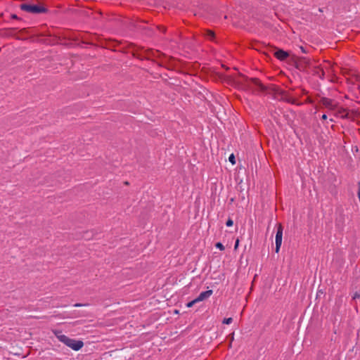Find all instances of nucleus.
<instances>
[{
  "mask_svg": "<svg viewBox=\"0 0 360 360\" xmlns=\"http://www.w3.org/2000/svg\"><path fill=\"white\" fill-rule=\"evenodd\" d=\"M54 334L59 341L75 351L79 350L84 346V342L82 340H76L70 338L69 337L62 334L60 331L56 330L54 332Z\"/></svg>",
  "mask_w": 360,
  "mask_h": 360,
  "instance_id": "obj_1",
  "label": "nucleus"
},
{
  "mask_svg": "<svg viewBox=\"0 0 360 360\" xmlns=\"http://www.w3.org/2000/svg\"><path fill=\"white\" fill-rule=\"evenodd\" d=\"M20 8L21 10L30 13H44L48 11L47 8L39 6V5H32V4H22L20 6Z\"/></svg>",
  "mask_w": 360,
  "mask_h": 360,
  "instance_id": "obj_2",
  "label": "nucleus"
},
{
  "mask_svg": "<svg viewBox=\"0 0 360 360\" xmlns=\"http://www.w3.org/2000/svg\"><path fill=\"white\" fill-rule=\"evenodd\" d=\"M271 49L274 56L280 60H285L289 56V53L283 49L276 47H272Z\"/></svg>",
  "mask_w": 360,
  "mask_h": 360,
  "instance_id": "obj_3",
  "label": "nucleus"
},
{
  "mask_svg": "<svg viewBox=\"0 0 360 360\" xmlns=\"http://www.w3.org/2000/svg\"><path fill=\"white\" fill-rule=\"evenodd\" d=\"M248 86L250 88L255 87V91H264L266 90V87L256 78L251 79L248 82Z\"/></svg>",
  "mask_w": 360,
  "mask_h": 360,
  "instance_id": "obj_4",
  "label": "nucleus"
},
{
  "mask_svg": "<svg viewBox=\"0 0 360 360\" xmlns=\"http://www.w3.org/2000/svg\"><path fill=\"white\" fill-rule=\"evenodd\" d=\"M282 236H283V227L280 224L277 229V232L276 234V252H278L282 244Z\"/></svg>",
  "mask_w": 360,
  "mask_h": 360,
  "instance_id": "obj_5",
  "label": "nucleus"
},
{
  "mask_svg": "<svg viewBox=\"0 0 360 360\" xmlns=\"http://www.w3.org/2000/svg\"><path fill=\"white\" fill-rule=\"evenodd\" d=\"M320 102L323 106L330 110H333L337 108V104L335 103L332 99L328 98L323 97L321 98Z\"/></svg>",
  "mask_w": 360,
  "mask_h": 360,
  "instance_id": "obj_6",
  "label": "nucleus"
},
{
  "mask_svg": "<svg viewBox=\"0 0 360 360\" xmlns=\"http://www.w3.org/2000/svg\"><path fill=\"white\" fill-rule=\"evenodd\" d=\"M213 291L212 290H208L207 291H204L200 293V295L196 297V300L198 302L203 301L208 297H210L212 295Z\"/></svg>",
  "mask_w": 360,
  "mask_h": 360,
  "instance_id": "obj_7",
  "label": "nucleus"
},
{
  "mask_svg": "<svg viewBox=\"0 0 360 360\" xmlns=\"http://www.w3.org/2000/svg\"><path fill=\"white\" fill-rule=\"evenodd\" d=\"M283 99L289 103L295 104V100L292 98V97L289 96L287 93L284 92L283 94Z\"/></svg>",
  "mask_w": 360,
  "mask_h": 360,
  "instance_id": "obj_8",
  "label": "nucleus"
},
{
  "mask_svg": "<svg viewBox=\"0 0 360 360\" xmlns=\"http://www.w3.org/2000/svg\"><path fill=\"white\" fill-rule=\"evenodd\" d=\"M338 113L340 115V117L343 119H346L348 117V112H347L346 109L341 108L338 110Z\"/></svg>",
  "mask_w": 360,
  "mask_h": 360,
  "instance_id": "obj_9",
  "label": "nucleus"
},
{
  "mask_svg": "<svg viewBox=\"0 0 360 360\" xmlns=\"http://www.w3.org/2000/svg\"><path fill=\"white\" fill-rule=\"evenodd\" d=\"M206 37L210 40H214L215 38L214 33L212 31H207L206 34Z\"/></svg>",
  "mask_w": 360,
  "mask_h": 360,
  "instance_id": "obj_10",
  "label": "nucleus"
},
{
  "mask_svg": "<svg viewBox=\"0 0 360 360\" xmlns=\"http://www.w3.org/2000/svg\"><path fill=\"white\" fill-rule=\"evenodd\" d=\"M232 322H233V319H232V318H231V317H230V318H225V319L223 320V321H222V323H223L224 324H230V323H231Z\"/></svg>",
  "mask_w": 360,
  "mask_h": 360,
  "instance_id": "obj_11",
  "label": "nucleus"
},
{
  "mask_svg": "<svg viewBox=\"0 0 360 360\" xmlns=\"http://www.w3.org/2000/svg\"><path fill=\"white\" fill-rule=\"evenodd\" d=\"M197 302H199L198 301L196 300V298L194 299L193 300H192L191 302H189L186 304V307H191L193 306L194 304L197 303Z\"/></svg>",
  "mask_w": 360,
  "mask_h": 360,
  "instance_id": "obj_12",
  "label": "nucleus"
},
{
  "mask_svg": "<svg viewBox=\"0 0 360 360\" xmlns=\"http://www.w3.org/2000/svg\"><path fill=\"white\" fill-rule=\"evenodd\" d=\"M215 246H216L217 248L219 249L220 250H224V246L221 243H217Z\"/></svg>",
  "mask_w": 360,
  "mask_h": 360,
  "instance_id": "obj_13",
  "label": "nucleus"
},
{
  "mask_svg": "<svg viewBox=\"0 0 360 360\" xmlns=\"http://www.w3.org/2000/svg\"><path fill=\"white\" fill-rule=\"evenodd\" d=\"M229 162H231L233 165H234L236 163V160H235V156L233 155V154H231L229 158Z\"/></svg>",
  "mask_w": 360,
  "mask_h": 360,
  "instance_id": "obj_14",
  "label": "nucleus"
},
{
  "mask_svg": "<svg viewBox=\"0 0 360 360\" xmlns=\"http://www.w3.org/2000/svg\"><path fill=\"white\" fill-rule=\"evenodd\" d=\"M233 220H232L231 219H230V218H229V219L226 221V225L227 226H233Z\"/></svg>",
  "mask_w": 360,
  "mask_h": 360,
  "instance_id": "obj_15",
  "label": "nucleus"
},
{
  "mask_svg": "<svg viewBox=\"0 0 360 360\" xmlns=\"http://www.w3.org/2000/svg\"><path fill=\"white\" fill-rule=\"evenodd\" d=\"M342 223H343V221H341L340 219H337V220H336V224H337V226H340V224H342Z\"/></svg>",
  "mask_w": 360,
  "mask_h": 360,
  "instance_id": "obj_16",
  "label": "nucleus"
},
{
  "mask_svg": "<svg viewBox=\"0 0 360 360\" xmlns=\"http://www.w3.org/2000/svg\"><path fill=\"white\" fill-rule=\"evenodd\" d=\"M360 297V295L358 293V292H355L354 296H353V299H356V298H359Z\"/></svg>",
  "mask_w": 360,
  "mask_h": 360,
  "instance_id": "obj_17",
  "label": "nucleus"
},
{
  "mask_svg": "<svg viewBox=\"0 0 360 360\" xmlns=\"http://www.w3.org/2000/svg\"><path fill=\"white\" fill-rule=\"evenodd\" d=\"M238 244H239V240L237 239L236 243H235V246H234V248L236 249L238 246Z\"/></svg>",
  "mask_w": 360,
  "mask_h": 360,
  "instance_id": "obj_18",
  "label": "nucleus"
},
{
  "mask_svg": "<svg viewBox=\"0 0 360 360\" xmlns=\"http://www.w3.org/2000/svg\"><path fill=\"white\" fill-rule=\"evenodd\" d=\"M11 18L12 19H18V16L15 14H12L11 15Z\"/></svg>",
  "mask_w": 360,
  "mask_h": 360,
  "instance_id": "obj_19",
  "label": "nucleus"
},
{
  "mask_svg": "<svg viewBox=\"0 0 360 360\" xmlns=\"http://www.w3.org/2000/svg\"><path fill=\"white\" fill-rule=\"evenodd\" d=\"M321 119H322L323 120H326L327 119V115H325V114H323V115H322V117H321Z\"/></svg>",
  "mask_w": 360,
  "mask_h": 360,
  "instance_id": "obj_20",
  "label": "nucleus"
},
{
  "mask_svg": "<svg viewBox=\"0 0 360 360\" xmlns=\"http://www.w3.org/2000/svg\"><path fill=\"white\" fill-rule=\"evenodd\" d=\"M304 60L306 64H308L309 63L308 59L304 58Z\"/></svg>",
  "mask_w": 360,
  "mask_h": 360,
  "instance_id": "obj_21",
  "label": "nucleus"
},
{
  "mask_svg": "<svg viewBox=\"0 0 360 360\" xmlns=\"http://www.w3.org/2000/svg\"><path fill=\"white\" fill-rule=\"evenodd\" d=\"M74 306L75 307H81V306H82V304H75Z\"/></svg>",
  "mask_w": 360,
  "mask_h": 360,
  "instance_id": "obj_22",
  "label": "nucleus"
},
{
  "mask_svg": "<svg viewBox=\"0 0 360 360\" xmlns=\"http://www.w3.org/2000/svg\"><path fill=\"white\" fill-rule=\"evenodd\" d=\"M301 49H302V52L305 53V51L303 47H301Z\"/></svg>",
  "mask_w": 360,
  "mask_h": 360,
  "instance_id": "obj_23",
  "label": "nucleus"
}]
</instances>
